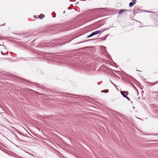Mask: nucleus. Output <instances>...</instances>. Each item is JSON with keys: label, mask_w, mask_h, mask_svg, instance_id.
Here are the masks:
<instances>
[{"label": "nucleus", "mask_w": 158, "mask_h": 158, "mask_svg": "<svg viewBox=\"0 0 158 158\" xmlns=\"http://www.w3.org/2000/svg\"><path fill=\"white\" fill-rule=\"evenodd\" d=\"M105 29H102L101 31H97L94 32H93L90 35H89L87 37V38H90L92 36L94 35H95L98 34L100 33L101 31H105Z\"/></svg>", "instance_id": "nucleus-1"}, {"label": "nucleus", "mask_w": 158, "mask_h": 158, "mask_svg": "<svg viewBox=\"0 0 158 158\" xmlns=\"http://www.w3.org/2000/svg\"><path fill=\"white\" fill-rule=\"evenodd\" d=\"M121 93L125 97H126V96L124 94L123 92L122 91H121Z\"/></svg>", "instance_id": "nucleus-6"}, {"label": "nucleus", "mask_w": 158, "mask_h": 158, "mask_svg": "<svg viewBox=\"0 0 158 158\" xmlns=\"http://www.w3.org/2000/svg\"><path fill=\"white\" fill-rule=\"evenodd\" d=\"M125 10H122L119 12V14H121L123 13Z\"/></svg>", "instance_id": "nucleus-4"}, {"label": "nucleus", "mask_w": 158, "mask_h": 158, "mask_svg": "<svg viewBox=\"0 0 158 158\" xmlns=\"http://www.w3.org/2000/svg\"><path fill=\"white\" fill-rule=\"evenodd\" d=\"M64 13H65V11H64Z\"/></svg>", "instance_id": "nucleus-9"}, {"label": "nucleus", "mask_w": 158, "mask_h": 158, "mask_svg": "<svg viewBox=\"0 0 158 158\" xmlns=\"http://www.w3.org/2000/svg\"><path fill=\"white\" fill-rule=\"evenodd\" d=\"M136 1L135 0H133V2H130L129 4V6L130 7L134 5L135 4Z\"/></svg>", "instance_id": "nucleus-2"}, {"label": "nucleus", "mask_w": 158, "mask_h": 158, "mask_svg": "<svg viewBox=\"0 0 158 158\" xmlns=\"http://www.w3.org/2000/svg\"><path fill=\"white\" fill-rule=\"evenodd\" d=\"M44 17V15L43 14H40L39 16V17L40 19L43 18Z\"/></svg>", "instance_id": "nucleus-3"}, {"label": "nucleus", "mask_w": 158, "mask_h": 158, "mask_svg": "<svg viewBox=\"0 0 158 158\" xmlns=\"http://www.w3.org/2000/svg\"><path fill=\"white\" fill-rule=\"evenodd\" d=\"M108 92L109 90L108 89L106 90H103L101 91L102 92H105L106 93H108Z\"/></svg>", "instance_id": "nucleus-5"}, {"label": "nucleus", "mask_w": 158, "mask_h": 158, "mask_svg": "<svg viewBox=\"0 0 158 158\" xmlns=\"http://www.w3.org/2000/svg\"><path fill=\"white\" fill-rule=\"evenodd\" d=\"M126 98L128 100H129L130 99L128 98V97H127L126 96Z\"/></svg>", "instance_id": "nucleus-7"}, {"label": "nucleus", "mask_w": 158, "mask_h": 158, "mask_svg": "<svg viewBox=\"0 0 158 158\" xmlns=\"http://www.w3.org/2000/svg\"><path fill=\"white\" fill-rule=\"evenodd\" d=\"M112 83L114 85H115V84H113V83Z\"/></svg>", "instance_id": "nucleus-8"}]
</instances>
